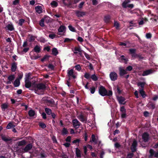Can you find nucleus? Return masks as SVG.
Instances as JSON below:
<instances>
[{
  "label": "nucleus",
  "instance_id": "50",
  "mask_svg": "<svg viewBox=\"0 0 158 158\" xmlns=\"http://www.w3.org/2000/svg\"><path fill=\"white\" fill-rule=\"evenodd\" d=\"M39 126L43 129H44L46 127V124L42 122H40L39 123Z\"/></svg>",
  "mask_w": 158,
  "mask_h": 158
},
{
  "label": "nucleus",
  "instance_id": "61",
  "mask_svg": "<svg viewBox=\"0 0 158 158\" xmlns=\"http://www.w3.org/2000/svg\"><path fill=\"white\" fill-rule=\"evenodd\" d=\"M133 69L132 67L130 65L128 66H127L126 69V71H131Z\"/></svg>",
  "mask_w": 158,
  "mask_h": 158
},
{
  "label": "nucleus",
  "instance_id": "20",
  "mask_svg": "<svg viewBox=\"0 0 158 158\" xmlns=\"http://www.w3.org/2000/svg\"><path fill=\"white\" fill-rule=\"evenodd\" d=\"M41 47L38 45H36L33 49V51H34L37 53H39L40 52L41 50Z\"/></svg>",
  "mask_w": 158,
  "mask_h": 158
},
{
  "label": "nucleus",
  "instance_id": "36",
  "mask_svg": "<svg viewBox=\"0 0 158 158\" xmlns=\"http://www.w3.org/2000/svg\"><path fill=\"white\" fill-rule=\"evenodd\" d=\"M52 54L54 56H56L58 54V52L56 48H53L52 49Z\"/></svg>",
  "mask_w": 158,
  "mask_h": 158
},
{
  "label": "nucleus",
  "instance_id": "35",
  "mask_svg": "<svg viewBox=\"0 0 158 158\" xmlns=\"http://www.w3.org/2000/svg\"><path fill=\"white\" fill-rule=\"evenodd\" d=\"M51 57V56L50 55H45L41 59V61L43 62L45 60H49V58Z\"/></svg>",
  "mask_w": 158,
  "mask_h": 158
},
{
  "label": "nucleus",
  "instance_id": "8",
  "mask_svg": "<svg viewBox=\"0 0 158 158\" xmlns=\"http://www.w3.org/2000/svg\"><path fill=\"white\" fill-rule=\"evenodd\" d=\"M77 51L78 52V54L80 56H81L82 55V52H84V51L81 49L80 46H76L74 49V53L75 54H77L78 53Z\"/></svg>",
  "mask_w": 158,
  "mask_h": 158
},
{
  "label": "nucleus",
  "instance_id": "54",
  "mask_svg": "<svg viewBox=\"0 0 158 158\" xmlns=\"http://www.w3.org/2000/svg\"><path fill=\"white\" fill-rule=\"evenodd\" d=\"M120 110L122 113L126 112V109L123 106L120 107Z\"/></svg>",
  "mask_w": 158,
  "mask_h": 158
},
{
  "label": "nucleus",
  "instance_id": "53",
  "mask_svg": "<svg viewBox=\"0 0 158 158\" xmlns=\"http://www.w3.org/2000/svg\"><path fill=\"white\" fill-rule=\"evenodd\" d=\"M51 5L52 6L56 7L58 6V3L56 1H53L51 3Z\"/></svg>",
  "mask_w": 158,
  "mask_h": 158
},
{
  "label": "nucleus",
  "instance_id": "6",
  "mask_svg": "<svg viewBox=\"0 0 158 158\" xmlns=\"http://www.w3.org/2000/svg\"><path fill=\"white\" fill-rule=\"evenodd\" d=\"M149 153H150L148 156L149 158H151L153 156L156 158H158V150L155 152L153 149H151L149 150Z\"/></svg>",
  "mask_w": 158,
  "mask_h": 158
},
{
  "label": "nucleus",
  "instance_id": "18",
  "mask_svg": "<svg viewBox=\"0 0 158 158\" xmlns=\"http://www.w3.org/2000/svg\"><path fill=\"white\" fill-rule=\"evenodd\" d=\"M119 74L120 77H122L124 75L127 74V72L126 70L123 69L121 67H120L119 69Z\"/></svg>",
  "mask_w": 158,
  "mask_h": 158
},
{
  "label": "nucleus",
  "instance_id": "38",
  "mask_svg": "<svg viewBox=\"0 0 158 158\" xmlns=\"http://www.w3.org/2000/svg\"><path fill=\"white\" fill-rule=\"evenodd\" d=\"M8 107V105L5 103H3L1 105V108L2 110H4Z\"/></svg>",
  "mask_w": 158,
  "mask_h": 158
},
{
  "label": "nucleus",
  "instance_id": "19",
  "mask_svg": "<svg viewBox=\"0 0 158 158\" xmlns=\"http://www.w3.org/2000/svg\"><path fill=\"white\" fill-rule=\"evenodd\" d=\"M36 12L40 14L43 12V9L41 6H38L35 7Z\"/></svg>",
  "mask_w": 158,
  "mask_h": 158
},
{
  "label": "nucleus",
  "instance_id": "1",
  "mask_svg": "<svg viewBox=\"0 0 158 158\" xmlns=\"http://www.w3.org/2000/svg\"><path fill=\"white\" fill-rule=\"evenodd\" d=\"M46 85L42 83H36L34 87V92L38 95L42 94L46 88Z\"/></svg>",
  "mask_w": 158,
  "mask_h": 158
},
{
  "label": "nucleus",
  "instance_id": "30",
  "mask_svg": "<svg viewBox=\"0 0 158 158\" xmlns=\"http://www.w3.org/2000/svg\"><path fill=\"white\" fill-rule=\"evenodd\" d=\"M28 114L30 117H33L35 114V112L34 110L31 109L29 111Z\"/></svg>",
  "mask_w": 158,
  "mask_h": 158
},
{
  "label": "nucleus",
  "instance_id": "25",
  "mask_svg": "<svg viewBox=\"0 0 158 158\" xmlns=\"http://www.w3.org/2000/svg\"><path fill=\"white\" fill-rule=\"evenodd\" d=\"M66 29V27L64 25H61L58 30L59 32H63Z\"/></svg>",
  "mask_w": 158,
  "mask_h": 158
},
{
  "label": "nucleus",
  "instance_id": "51",
  "mask_svg": "<svg viewBox=\"0 0 158 158\" xmlns=\"http://www.w3.org/2000/svg\"><path fill=\"white\" fill-rule=\"evenodd\" d=\"M18 78L16 79H19L20 81V80H21L23 77V73L22 72H19L18 74Z\"/></svg>",
  "mask_w": 158,
  "mask_h": 158
},
{
  "label": "nucleus",
  "instance_id": "64",
  "mask_svg": "<svg viewBox=\"0 0 158 158\" xmlns=\"http://www.w3.org/2000/svg\"><path fill=\"white\" fill-rule=\"evenodd\" d=\"M19 0H15L13 2V5H16L19 4Z\"/></svg>",
  "mask_w": 158,
  "mask_h": 158
},
{
  "label": "nucleus",
  "instance_id": "9",
  "mask_svg": "<svg viewBox=\"0 0 158 158\" xmlns=\"http://www.w3.org/2000/svg\"><path fill=\"white\" fill-rule=\"evenodd\" d=\"M67 74L69 77V81H70L71 78H72L73 79H75L76 78V77L74 74L73 70L72 69L68 70Z\"/></svg>",
  "mask_w": 158,
  "mask_h": 158
},
{
  "label": "nucleus",
  "instance_id": "4",
  "mask_svg": "<svg viewBox=\"0 0 158 158\" xmlns=\"http://www.w3.org/2000/svg\"><path fill=\"white\" fill-rule=\"evenodd\" d=\"M131 2V0H125L122 3V6L123 8H126L127 7L132 8L134 7V5L133 4H130L127 5V4Z\"/></svg>",
  "mask_w": 158,
  "mask_h": 158
},
{
  "label": "nucleus",
  "instance_id": "39",
  "mask_svg": "<svg viewBox=\"0 0 158 158\" xmlns=\"http://www.w3.org/2000/svg\"><path fill=\"white\" fill-rule=\"evenodd\" d=\"M110 19V16L109 15H107L104 17V21L106 23H109Z\"/></svg>",
  "mask_w": 158,
  "mask_h": 158
},
{
  "label": "nucleus",
  "instance_id": "59",
  "mask_svg": "<svg viewBox=\"0 0 158 158\" xmlns=\"http://www.w3.org/2000/svg\"><path fill=\"white\" fill-rule=\"evenodd\" d=\"M31 74L30 73H28V74L26 75L25 78V80L29 81V80L30 78V76Z\"/></svg>",
  "mask_w": 158,
  "mask_h": 158
},
{
  "label": "nucleus",
  "instance_id": "14",
  "mask_svg": "<svg viewBox=\"0 0 158 158\" xmlns=\"http://www.w3.org/2000/svg\"><path fill=\"white\" fill-rule=\"evenodd\" d=\"M117 99L119 103L120 104H125L126 102L123 103L125 100V98L122 96H117Z\"/></svg>",
  "mask_w": 158,
  "mask_h": 158
},
{
  "label": "nucleus",
  "instance_id": "17",
  "mask_svg": "<svg viewBox=\"0 0 158 158\" xmlns=\"http://www.w3.org/2000/svg\"><path fill=\"white\" fill-rule=\"evenodd\" d=\"M119 61L123 62L126 64L128 61V58L124 55H121L119 58Z\"/></svg>",
  "mask_w": 158,
  "mask_h": 158
},
{
  "label": "nucleus",
  "instance_id": "5",
  "mask_svg": "<svg viewBox=\"0 0 158 158\" xmlns=\"http://www.w3.org/2000/svg\"><path fill=\"white\" fill-rule=\"evenodd\" d=\"M77 118L82 122L87 123V116L82 113L79 114L77 116Z\"/></svg>",
  "mask_w": 158,
  "mask_h": 158
},
{
  "label": "nucleus",
  "instance_id": "13",
  "mask_svg": "<svg viewBox=\"0 0 158 158\" xmlns=\"http://www.w3.org/2000/svg\"><path fill=\"white\" fill-rule=\"evenodd\" d=\"M64 4L68 7H70L73 4V0H63Z\"/></svg>",
  "mask_w": 158,
  "mask_h": 158
},
{
  "label": "nucleus",
  "instance_id": "32",
  "mask_svg": "<svg viewBox=\"0 0 158 158\" xmlns=\"http://www.w3.org/2000/svg\"><path fill=\"white\" fill-rule=\"evenodd\" d=\"M6 27L7 28L8 30L10 31H12L14 29L13 25L11 24H8Z\"/></svg>",
  "mask_w": 158,
  "mask_h": 158
},
{
  "label": "nucleus",
  "instance_id": "45",
  "mask_svg": "<svg viewBox=\"0 0 158 158\" xmlns=\"http://www.w3.org/2000/svg\"><path fill=\"white\" fill-rule=\"evenodd\" d=\"M91 138H92V140H90V142H94L95 143H97V142L96 139L95 137V136L94 135L92 134L91 135Z\"/></svg>",
  "mask_w": 158,
  "mask_h": 158
},
{
  "label": "nucleus",
  "instance_id": "40",
  "mask_svg": "<svg viewBox=\"0 0 158 158\" xmlns=\"http://www.w3.org/2000/svg\"><path fill=\"white\" fill-rule=\"evenodd\" d=\"M68 131L66 128L64 127L63 128L62 131V134L63 135L68 134Z\"/></svg>",
  "mask_w": 158,
  "mask_h": 158
},
{
  "label": "nucleus",
  "instance_id": "62",
  "mask_svg": "<svg viewBox=\"0 0 158 158\" xmlns=\"http://www.w3.org/2000/svg\"><path fill=\"white\" fill-rule=\"evenodd\" d=\"M83 52L84 53V55L85 57L86 58V59L88 60H90V58L89 57V55L86 53V52H85L84 51Z\"/></svg>",
  "mask_w": 158,
  "mask_h": 158
},
{
  "label": "nucleus",
  "instance_id": "28",
  "mask_svg": "<svg viewBox=\"0 0 158 158\" xmlns=\"http://www.w3.org/2000/svg\"><path fill=\"white\" fill-rule=\"evenodd\" d=\"M1 137L2 140L6 142L10 141L11 140V139L10 138L7 137L5 135H1Z\"/></svg>",
  "mask_w": 158,
  "mask_h": 158
},
{
  "label": "nucleus",
  "instance_id": "49",
  "mask_svg": "<svg viewBox=\"0 0 158 158\" xmlns=\"http://www.w3.org/2000/svg\"><path fill=\"white\" fill-rule=\"evenodd\" d=\"M96 89V88L94 86H93L90 87V88L89 89V90L90 91L91 93L92 94H94L95 92Z\"/></svg>",
  "mask_w": 158,
  "mask_h": 158
},
{
  "label": "nucleus",
  "instance_id": "11",
  "mask_svg": "<svg viewBox=\"0 0 158 158\" xmlns=\"http://www.w3.org/2000/svg\"><path fill=\"white\" fill-rule=\"evenodd\" d=\"M137 145V141L136 140H134L131 147V149L132 152H134L136 151Z\"/></svg>",
  "mask_w": 158,
  "mask_h": 158
},
{
  "label": "nucleus",
  "instance_id": "57",
  "mask_svg": "<svg viewBox=\"0 0 158 158\" xmlns=\"http://www.w3.org/2000/svg\"><path fill=\"white\" fill-rule=\"evenodd\" d=\"M134 153H129L127 155V158H133L134 156Z\"/></svg>",
  "mask_w": 158,
  "mask_h": 158
},
{
  "label": "nucleus",
  "instance_id": "31",
  "mask_svg": "<svg viewBox=\"0 0 158 158\" xmlns=\"http://www.w3.org/2000/svg\"><path fill=\"white\" fill-rule=\"evenodd\" d=\"M146 84L145 82H139L137 83V85L138 86H140L141 87V89H143L144 87V85Z\"/></svg>",
  "mask_w": 158,
  "mask_h": 158
},
{
  "label": "nucleus",
  "instance_id": "37",
  "mask_svg": "<svg viewBox=\"0 0 158 158\" xmlns=\"http://www.w3.org/2000/svg\"><path fill=\"white\" fill-rule=\"evenodd\" d=\"M139 92L140 94L141 95L143 98H145L146 95L145 94L144 91L143 90V89H140V90H139Z\"/></svg>",
  "mask_w": 158,
  "mask_h": 158
},
{
  "label": "nucleus",
  "instance_id": "29",
  "mask_svg": "<svg viewBox=\"0 0 158 158\" xmlns=\"http://www.w3.org/2000/svg\"><path fill=\"white\" fill-rule=\"evenodd\" d=\"M13 123L12 122L9 123L6 126V128L7 129H10L12 128H14L15 126L14 125Z\"/></svg>",
  "mask_w": 158,
  "mask_h": 158
},
{
  "label": "nucleus",
  "instance_id": "34",
  "mask_svg": "<svg viewBox=\"0 0 158 158\" xmlns=\"http://www.w3.org/2000/svg\"><path fill=\"white\" fill-rule=\"evenodd\" d=\"M90 78L94 81H96L98 80V77L96 75L94 74L90 76Z\"/></svg>",
  "mask_w": 158,
  "mask_h": 158
},
{
  "label": "nucleus",
  "instance_id": "22",
  "mask_svg": "<svg viewBox=\"0 0 158 158\" xmlns=\"http://www.w3.org/2000/svg\"><path fill=\"white\" fill-rule=\"evenodd\" d=\"M148 107L150 108L152 110L155 108V103L152 102H149L148 104Z\"/></svg>",
  "mask_w": 158,
  "mask_h": 158
},
{
  "label": "nucleus",
  "instance_id": "3",
  "mask_svg": "<svg viewBox=\"0 0 158 158\" xmlns=\"http://www.w3.org/2000/svg\"><path fill=\"white\" fill-rule=\"evenodd\" d=\"M44 102L45 104L48 106L56 107L57 106L54 99L50 98L47 97L44 100Z\"/></svg>",
  "mask_w": 158,
  "mask_h": 158
},
{
  "label": "nucleus",
  "instance_id": "41",
  "mask_svg": "<svg viewBox=\"0 0 158 158\" xmlns=\"http://www.w3.org/2000/svg\"><path fill=\"white\" fill-rule=\"evenodd\" d=\"M45 18L44 17L43 18L41 19L40 22L39 24L42 27L44 26V23Z\"/></svg>",
  "mask_w": 158,
  "mask_h": 158
},
{
  "label": "nucleus",
  "instance_id": "23",
  "mask_svg": "<svg viewBox=\"0 0 158 158\" xmlns=\"http://www.w3.org/2000/svg\"><path fill=\"white\" fill-rule=\"evenodd\" d=\"M27 143L26 141L25 140H22L19 141L17 143V145L18 146H24Z\"/></svg>",
  "mask_w": 158,
  "mask_h": 158
},
{
  "label": "nucleus",
  "instance_id": "12",
  "mask_svg": "<svg viewBox=\"0 0 158 158\" xmlns=\"http://www.w3.org/2000/svg\"><path fill=\"white\" fill-rule=\"evenodd\" d=\"M32 148V143H30L27 144L25 147L23 149L24 152H27L29 151Z\"/></svg>",
  "mask_w": 158,
  "mask_h": 158
},
{
  "label": "nucleus",
  "instance_id": "26",
  "mask_svg": "<svg viewBox=\"0 0 158 158\" xmlns=\"http://www.w3.org/2000/svg\"><path fill=\"white\" fill-rule=\"evenodd\" d=\"M75 153L76 156L77 158H80L81 157V152L80 150L77 148H76Z\"/></svg>",
  "mask_w": 158,
  "mask_h": 158
},
{
  "label": "nucleus",
  "instance_id": "60",
  "mask_svg": "<svg viewBox=\"0 0 158 158\" xmlns=\"http://www.w3.org/2000/svg\"><path fill=\"white\" fill-rule=\"evenodd\" d=\"M75 68L76 70L80 71L81 69V67L80 64H77L75 66Z\"/></svg>",
  "mask_w": 158,
  "mask_h": 158
},
{
  "label": "nucleus",
  "instance_id": "21",
  "mask_svg": "<svg viewBox=\"0 0 158 158\" xmlns=\"http://www.w3.org/2000/svg\"><path fill=\"white\" fill-rule=\"evenodd\" d=\"M152 73V71L151 69H148L144 71L142 74V75L143 76L148 75Z\"/></svg>",
  "mask_w": 158,
  "mask_h": 158
},
{
  "label": "nucleus",
  "instance_id": "46",
  "mask_svg": "<svg viewBox=\"0 0 158 158\" xmlns=\"http://www.w3.org/2000/svg\"><path fill=\"white\" fill-rule=\"evenodd\" d=\"M15 78V76L14 75H11L9 76L7 78L8 80L10 81H12Z\"/></svg>",
  "mask_w": 158,
  "mask_h": 158
},
{
  "label": "nucleus",
  "instance_id": "10",
  "mask_svg": "<svg viewBox=\"0 0 158 158\" xmlns=\"http://www.w3.org/2000/svg\"><path fill=\"white\" fill-rule=\"evenodd\" d=\"M112 81H115L118 78L117 74L114 72H112L110 73L109 75Z\"/></svg>",
  "mask_w": 158,
  "mask_h": 158
},
{
  "label": "nucleus",
  "instance_id": "42",
  "mask_svg": "<svg viewBox=\"0 0 158 158\" xmlns=\"http://www.w3.org/2000/svg\"><path fill=\"white\" fill-rule=\"evenodd\" d=\"M40 156L41 158H44L47 156L44 151H42L40 152Z\"/></svg>",
  "mask_w": 158,
  "mask_h": 158
},
{
  "label": "nucleus",
  "instance_id": "24",
  "mask_svg": "<svg viewBox=\"0 0 158 158\" xmlns=\"http://www.w3.org/2000/svg\"><path fill=\"white\" fill-rule=\"evenodd\" d=\"M17 64L16 62H13L11 65V70L13 72H15L17 68Z\"/></svg>",
  "mask_w": 158,
  "mask_h": 158
},
{
  "label": "nucleus",
  "instance_id": "16",
  "mask_svg": "<svg viewBox=\"0 0 158 158\" xmlns=\"http://www.w3.org/2000/svg\"><path fill=\"white\" fill-rule=\"evenodd\" d=\"M149 136V135L146 132H145L143 134L142 138L145 142H146L148 141Z\"/></svg>",
  "mask_w": 158,
  "mask_h": 158
},
{
  "label": "nucleus",
  "instance_id": "58",
  "mask_svg": "<svg viewBox=\"0 0 158 158\" xmlns=\"http://www.w3.org/2000/svg\"><path fill=\"white\" fill-rule=\"evenodd\" d=\"M84 77L85 78L87 79L90 78V74L89 73H85V74Z\"/></svg>",
  "mask_w": 158,
  "mask_h": 158
},
{
  "label": "nucleus",
  "instance_id": "27",
  "mask_svg": "<svg viewBox=\"0 0 158 158\" xmlns=\"http://www.w3.org/2000/svg\"><path fill=\"white\" fill-rule=\"evenodd\" d=\"M25 87L27 88H29L31 87V83L30 81H29L25 80Z\"/></svg>",
  "mask_w": 158,
  "mask_h": 158
},
{
  "label": "nucleus",
  "instance_id": "55",
  "mask_svg": "<svg viewBox=\"0 0 158 158\" xmlns=\"http://www.w3.org/2000/svg\"><path fill=\"white\" fill-rule=\"evenodd\" d=\"M48 67L52 70H54V66L51 64H49L48 65Z\"/></svg>",
  "mask_w": 158,
  "mask_h": 158
},
{
  "label": "nucleus",
  "instance_id": "7",
  "mask_svg": "<svg viewBox=\"0 0 158 158\" xmlns=\"http://www.w3.org/2000/svg\"><path fill=\"white\" fill-rule=\"evenodd\" d=\"M72 123L73 127L76 129H78L80 125H81V123L76 118L72 120Z\"/></svg>",
  "mask_w": 158,
  "mask_h": 158
},
{
  "label": "nucleus",
  "instance_id": "47",
  "mask_svg": "<svg viewBox=\"0 0 158 158\" xmlns=\"http://www.w3.org/2000/svg\"><path fill=\"white\" fill-rule=\"evenodd\" d=\"M129 51L130 54L131 55L133 54H134L135 52H136V50L135 48H131L129 49Z\"/></svg>",
  "mask_w": 158,
  "mask_h": 158
},
{
  "label": "nucleus",
  "instance_id": "63",
  "mask_svg": "<svg viewBox=\"0 0 158 158\" xmlns=\"http://www.w3.org/2000/svg\"><path fill=\"white\" fill-rule=\"evenodd\" d=\"M56 36V35L55 34H50L49 35V37L52 39L55 38Z\"/></svg>",
  "mask_w": 158,
  "mask_h": 158
},
{
  "label": "nucleus",
  "instance_id": "56",
  "mask_svg": "<svg viewBox=\"0 0 158 158\" xmlns=\"http://www.w3.org/2000/svg\"><path fill=\"white\" fill-rule=\"evenodd\" d=\"M25 20L23 19H20L19 20V25L21 26H22L23 25V24L25 22Z\"/></svg>",
  "mask_w": 158,
  "mask_h": 158
},
{
  "label": "nucleus",
  "instance_id": "52",
  "mask_svg": "<svg viewBox=\"0 0 158 158\" xmlns=\"http://www.w3.org/2000/svg\"><path fill=\"white\" fill-rule=\"evenodd\" d=\"M114 26L116 29H118L119 27V24L117 22L114 21Z\"/></svg>",
  "mask_w": 158,
  "mask_h": 158
},
{
  "label": "nucleus",
  "instance_id": "2",
  "mask_svg": "<svg viewBox=\"0 0 158 158\" xmlns=\"http://www.w3.org/2000/svg\"><path fill=\"white\" fill-rule=\"evenodd\" d=\"M98 92L99 94L102 96H107L109 97H111L113 94L112 90H109L108 92L105 88L102 85L100 86L99 87Z\"/></svg>",
  "mask_w": 158,
  "mask_h": 158
},
{
  "label": "nucleus",
  "instance_id": "15",
  "mask_svg": "<svg viewBox=\"0 0 158 158\" xmlns=\"http://www.w3.org/2000/svg\"><path fill=\"white\" fill-rule=\"evenodd\" d=\"M75 14L77 17L80 18L85 15L86 12L83 11H80L79 10H76L75 11Z\"/></svg>",
  "mask_w": 158,
  "mask_h": 158
},
{
  "label": "nucleus",
  "instance_id": "33",
  "mask_svg": "<svg viewBox=\"0 0 158 158\" xmlns=\"http://www.w3.org/2000/svg\"><path fill=\"white\" fill-rule=\"evenodd\" d=\"M14 85L15 87H18L20 84V81L19 79H16L14 82Z\"/></svg>",
  "mask_w": 158,
  "mask_h": 158
},
{
  "label": "nucleus",
  "instance_id": "43",
  "mask_svg": "<svg viewBox=\"0 0 158 158\" xmlns=\"http://www.w3.org/2000/svg\"><path fill=\"white\" fill-rule=\"evenodd\" d=\"M45 110L48 115H50L52 113L51 110L49 108H46L45 109Z\"/></svg>",
  "mask_w": 158,
  "mask_h": 158
},
{
  "label": "nucleus",
  "instance_id": "44",
  "mask_svg": "<svg viewBox=\"0 0 158 158\" xmlns=\"http://www.w3.org/2000/svg\"><path fill=\"white\" fill-rule=\"evenodd\" d=\"M36 38L34 36L32 35H31L30 37L29 38L28 40L29 42H31L34 41Z\"/></svg>",
  "mask_w": 158,
  "mask_h": 158
},
{
  "label": "nucleus",
  "instance_id": "48",
  "mask_svg": "<svg viewBox=\"0 0 158 158\" xmlns=\"http://www.w3.org/2000/svg\"><path fill=\"white\" fill-rule=\"evenodd\" d=\"M68 28L69 30L73 32H76V30L74 27H73L72 25H69L68 26Z\"/></svg>",
  "mask_w": 158,
  "mask_h": 158
}]
</instances>
